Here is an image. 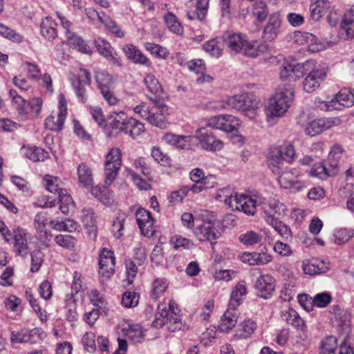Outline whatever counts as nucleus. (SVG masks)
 <instances>
[{
    "label": "nucleus",
    "mask_w": 354,
    "mask_h": 354,
    "mask_svg": "<svg viewBox=\"0 0 354 354\" xmlns=\"http://www.w3.org/2000/svg\"><path fill=\"white\" fill-rule=\"evenodd\" d=\"M67 110V100L65 95L60 93L58 96V112L52 113L46 118V128L55 131L61 130L68 113Z\"/></svg>",
    "instance_id": "4468645a"
},
{
    "label": "nucleus",
    "mask_w": 354,
    "mask_h": 354,
    "mask_svg": "<svg viewBox=\"0 0 354 354\" xmlns=\"http://www.w3.org/2000/svg\"><path fill=\"white\" fill-rule=\"evenodd\" d=\"M127 172L130 176L131 180L136 187L141 191H149L152 189L151 183L153 180H149V178L144 179L132 168H127Z\"/></svg>",
    "instance_id": "c03bdc74"
},
{
    "label": "nucleus",
    "mask_w": 354,
    "mask_h": 354,
    "mask_svg": "<svg viewBox=\"0 0 354 354\" xmlns=\"http://www.w3.org/2000/svg\"><path fill=\"white\" fill-rule=\"evenodd\" d=\"M257 328L258 325L254 319L246 318L238 324L233 335V338L236 340L250 338L255 333Z\"/></svg>",
    "instance_id": "bb28decb"
},
{
    "label": "nucleus",
    "mask_w": 354,
    "mask_h": 354,
    "mask_svg": "<svg viewBox=\"0 0 354 354\" xmlns=\"http://www.w3.org/2000/svg\"><path fill=\"white\" fill-rule=\"evenodd\" d=\"M74 49L86 55H91L92 49L90 46L80 37L76 35L68 41Z\"/></svg>",
    "instance_id": "bf43d9fd"
},
{
    "label": "nucleus",
    "mask_w": 354,
    "mask_h": 354,
    "mask_svg": "<svg viewBox=\"0 0 354 354\" xmlns=\"http://www.w3.org/2000/svg\"><path fill=\"white\" fill-rule=\"evenodd\" d=\"M145 131V124L131 117L128 124L127 133H129L132 138H136L141 136Z\"/></svg>",
    "instance_id": "680f3d73"
},
{
    "label": "nucleus",
    "mask_w": 354,
    "mask_h": 354,
    "mask_svg": "<svg viewBox=\"0 0 354 354\" xmlns=\"http://www.w3.org/2000/svg\"><path fill=\"white\" fill-rule=\"evenodd\" d=\"M243 100L244 101L241 108L242 111L248 112L257 109L259 100L254 95L245 93Z\"/></svg>",
    "instance_id": "338daca9"
},
{
    "label": "nucleus",
    "mask_w": 354,
    "mask_h": 354,
    "mask_svg": "<svg viewBox=\"0 0 354 354\" xmlns=\"http://www.w3.org/2000/svg\"><path fill=\"white\" fill-rule=\"evenodd\" d=\"M330 8L329 0H312L310 9L311 17L318 21L326 15Z\"/></svg>",
    "instance_id": "58836bf2"
},
{
    "label": "nucleus",
    "mask_w": 354,
    "mask_h": 354,
    "mask_svg": "<svg viewBox=\"0 0 354 354\" xmlns=\"http://www.w3.org/2000/svg\"><path fill=\"white\" fill-rule=\"evenodd\" d=\"M162 98L149 97L134 107L133 111L148 121L151 124L160 128H165L169 124L171 109Z\"/></svg>",
    "instance_id": "f257e3e1"
},
{
    "label": "nucleus",
    "mask_w": 354,
    "mask_h": 354,
    "mask_svg": "<svg viewBox=\"0 0 354 354\" xmlns=\"http://www.w3.org/2000/svg\"><path fill=\"white\" fill-rule=\"evenodd\" d=\"M35 227L38 239L42 242L50 241L53 237L49 222L42 214H37L35 219Z\"/></svg>",
    "instance_id": "c756f323"
},
{
    "label": "nucleus",
    "mask_w": 354,
    "mask_h": 354,
    "mask_svg": "<svg viewBox=\"0 0 354 354\" xmlns=\"http://www.w3.org/2000/svg\"><path fill=\"white\" fill-rule=\"evenodd\" d=\"M41 33L48 40H53L57 36V24L53 17H46L41 23Z\"/></svg>",
    "instance_id": "4c0bfd02"
},
{
    "label": "nucleus",
    "mask_w": 354,
    "mask_h": 354,
    "mask_svg": "<svg viewBox=\"0 0 354 354\" xmlns=\"http://www.w3.org/2000/svg\"><path fill=\"white\" fill-rule=\"evenodd\" d=\"M122 50L127 58L133 63L147 67L151 66L150 59L134 44H125Z\"/></svg>",
    "instance_id": "393cba45"
},
{
    "label": "nucleus",
    "mask_w": 354,
    "mask_h": 354,
    "mask_svg": "<svg viewBox=\"0 0 354 354\" xmlns=\"http://www.w3.org/2000/svg\"><path fill=\"white\" fill-rule=\"evenodd\" d=\"M41 183L46 191L57 195L67 189L60 178L48 174L42 176Z\"/></svg>",
    "instance_id": "7c9ffc66"
},
{
    "label": "nucleus",
    "mask_w": 354,
    "mask_h": 354,
    "mask_svg": "<svg viewBox=\"0 0 354 354\" xmlns=\"http://www.w3.org/2000/svg\"><path fill=\"white\" fill-rule=\"evenodd\" d=\"M145 83L148 91L157 98L162 96L164 98L168 99L169 97L165 93L164 89L159 82L158 80L152 73L147 74L145 78Z\"/></svg>",
    "instance_id": "e433bc0d"
},
{
    "label": "nucleus",
    "mask_w": 354,
    "mask_h": 354,
    "mask_svg": "<svg viewBox=\"0 0 354 354\" xmlns=\"http://www.w3.org/2000/svg\"><path fill=\"white\" fill-rule=\"evenodd\" d=\"M96 81L100 92L107 104L109 106L118 105L120 100L110 87L111 77L108 75L99 73L96 75Z\"/></svg>",
    "instance_id": "a211bd4d"
},
{
    "label": "nucleus",
    "mask_w": 354,
    "mask_h": 354,
    "mask_svg": "<svg viewBox=\"0 0 354 354\" xmlns=\"http://www.w3.org/2000/svg\"><path fill=\"white\" fill-rule=\"evenodd\" d=\"M94 44L97 51L107 61L114 65L121 66L120 57L107 41L99 37L95 40Z\"/></svg>",
    "instance_id": "a878e982"
},
{
    "label": "nucleus",
    "mask_w": 354,
    "mask_h": 354,
    "mask_svg": "<svg viewBox=\"0 0 354 354\" xmlns=\"http://www.w3.org/2000/svg\"><path fill=\"white\" fill-rule=\"evenodd\" d=\"M340 120L338 118H322L308 122L305 132L310 136H317L324 131L339 125Z\"/></svg>",
    "instance_id": "f3484780"
},
{
    "label": "nucleus",
    "mask_w": 354,
    "mask_h": 354,
    "mask_svg": "<svg viewBox=\"0 0 354 354\" xmlns=\"http://www.w3.org/2000/svg\"><path fill=\"white\" fill-rule=\"evenodd\" d=\"M151 156L160 165L165 167H171L172 166V160L169 156L164 153L160 147H153L151 149Z\"/></svg>",
    "instance_id": "13d9d810"
},
{
    "label": "nucleus",
    "mask_w": 354,
    "mask_h": 354,
    "mask_svg": "<svg viewBox=\"0 0 354 354\" xmlns=\"http://www.w3.org/2000/svg\"><path fill=\"white\" fill-rule=\"evenodd\" d=\"M302 269L306 274H320L326 272L329 270V265L323 260L313 259L304 262Z\"/></svg>",
    "instance_id": "473e14b6"
},
{
    "label": "nucleus",
    "mask_w": 354,
    "mask_h": 354,
    "mask_svg": "<svg viewBox=\"0 0 354 354\" xmlns=\"http://www.w3.org/2000/svg\"><path fill=\"white\" fill-rule=\"evenodd\" d=\"M296 157L295 147L291 143H284L279 146H272L269 149L268 160L270 165L278 166L286 162L292 163Z\"/></svg>",
    "instance_id": "9b49d317"
},
{
    "label": "nucleus",
    "mask_w": 354,
    "mask_h": 354,
    "mask_svg": "<svg viewBox=\"0 0 354 354\" xmlns=\"http://www.w3.org/2000/svg\"><path fill=\"white\" fill-rule=\"evenodd\" d=\"M162 18L165 26L171 32L178 35L183 34V26L176 15L171 12H167Z\"/></svg>",
    "instance_id": "ea45409f"
},
{
    "label": "nucleus",
    "mask_w": 354,
    "mask_h": 354,
    "mask_svg": "<svg viewBox=\"0 0 354 354\" xmlns=\"http://www.w3.org/2000/svg\"><path fill=\"white\" fill-rule=\"evenodd\" d=\"M215 308V299L214 298L205 299L200 309V317L204 321H209Z\"/></svg>",
    "instance_id": "6e6d98bb"
},
{
    "label": "nucleus",
    "mask_w": 354,
    "mask_h": 354,
    "mask_svg": "<svg viewBox=\"0 0 354 354\" xmlns=\"http://www.w3.org/2000/svg\"><path fill=\"white\" fill-rule=\"evenodd\" d=\"M56 16L59 19L62 27L65 30V36L67 41L73 38L77 33L75 31V27L72 21L59 11L56 12Z\"/></svg>",
    "instance_id": "603ef678"
},
{
    "label": "nucleus",
    "mask_w": 354,
    "mask_h": 354,
    "mask_svg": "<svg viewBox=\"0 0 354 354\" xmlns=\"http://www.w3.org/2000/svg\"><path fill=\"white\" fill-rule=\"evenodd\" d=\"M12 242L18 254L27 252L28 247L26 234L23 229L18 227L13 230Z\"/></svg>",
    "instance_id": "f704fd0d"
},
{
    "label": "nucleus",
    "mask_w": 354,
    "mask_h": 354,
    "mask_svg": "<svg viewBox=\"0 0 354 354\" xmlns=\"http://www.w3.org/2000/svg\"><path fill=\"white\" fill-rule=\"evenodd\" d=\"M77 176L80 185L83 187H91L94 183V176L92 168L86 162H82L78 165Z\"/></svg>",
    "instance_id": "c9c22d12"
},
{
    "label": "nucleus",
    "mask_w": 354,
    "mask_h": 354,
    "mask_svg": "<svg viewBox=\"0 0 354 354\" xmlns=\"http://www.w3.org/2000/svg\"><path fill=\"white\" fill-rule=\"evenodd\" d=\"M247 293V288L245 284L239 283L232 292L230 306L236 310V307L241 304V298Z\"/></svg>",
    "instance_id": "5fc2aeb1"
},
{
    "label": "nucleus",
    "mask_w": 354,
    "mask_h": 354,
    "mask_svg": "<svg viewBox=\"0 0 354 354\" xmlns=\"http://www.w3.org/2000/svg\"><path fill=\"white\" fill-rule=\"evenodd\" d=\"M122 163V152L118 147H111L104 158V184L110 186L117 178Z\"/></svg>",
    "instance_id": "6e6552de"
},
{
    "label": "nucleus",
    "mask_w": 354,
    "mask_h": 354,
    "mask_svg": "<svg viewBox=\"0 0 354 354\" xmlns=\"http://www.w3.org/2000/svg\"><path fill=\"white\" fill-rule=\"evenodd\" d=\"M136 218L142 236L147 238L156 236L158 230L155 218L151 213L144 207H139L136 212Z\"/></svg>",
    "instance_id": "ddd939ff"
},
{
    "label": "nucleus",
    "mask_w": 354,
    "mask_h": 354,
    "mask_svg": "<svg viewBox=\"0 0 354 354\" xmlns=\"http://www.w3.org/2000/svg\"><path fill=\"white\" fill-rule=\"evenodd\" d=\"M279 203L275 200L270 201L268 203H265L263 205V210L266 216V221L269 222L271 219H274L276 215L278 214L279 209Z\"/></svg>",
    "instance_id": "e2e57ef3"
},
{
    "label": "nucleus",
    "mask_w": 354,
    "mask_h": 354,
    "mask_svg": "<svg viewBox=\"0 0 354 354\" xmlns=\"http://www.w3.org/2000/svg\"><path fill=\"white\" fill-rule=\"evenodd\" d=\"M81 222L89 234L96 236L97 232V221L93 209L84 208L81 211Z\"/></svg>",
    "instance_id": "72a5a7b5"
},
{
    "label": "nucleus",
    "mask_w": 354,
    "mask_h": 354,
    "mask_svg": "<svg viewBox=\"0 0 354 354\" xmlns=\"http://www.w3.org/2000/svg\"><path fill=\"white\" fill-rule=\"evenodd\" d=\"M262 239V234L254 230H248L239 236V242L245 246H254L260 244Z\"/></svg>",
    "instance_id": "49530a36"
},
{
    "label": "nucleus",
    "mask_w": 354,
    "mask_h": 354,
    "mask_svg": "<svg viewBox=\"0 0 354 354\" xmlns=\"http://www.w3.org/2000/svg\"><path fill=\"white\" fill-rule=\"evenodd\" d=\"M26 156L32 162L44 161L48 156V153L37 147H28L25 149Z\"/></svg>",
    "instance_id": "8fccbe9b"
},
{
    "label": "nucleus",
    "mask_w": 354,
    "mask_h": 354,
    "mask_svg": "<svg viewBox=\"0 0 354 354\" xmlns=\"http://www.w3.org/2000/svg\"><path fill=\"white\" fill-rule=\"evenodd\" d=\"M196 138L201 147L207 151H218L224 147V142L212 131L205 127L196 131Z\"/></svg>",
    "instance_id": "f8f14e48"
},
{
    "label": "nucleus",
    "mask_w": 354,
    "mask_h": 354,
    "mask_svg": "<svg viewBox=\"0 0 354 354\" xmlns=\"http://www.w3.org/2000/svg\"><path fill=\"white\" fill-rule=\"evenodd\" d=\"M299 172L296 169L286 170L279 176V183L284 189L300 191L305 187V183L299 179Z\"/></svg>",
    "instance_id": "6ab92c4d"
},
{
    "label": "nucleus",
    "mask_w": 354,
    "mask_h": 354,
    "mask_svg": "<svg viewBox=\"0 0 354 354\" xmlns=\"http://www.w3.org/2000/svg\"><path fill=\"white\" fill-rule=\"evenodd\" d=\"M145 48L152 56L160 59H167L169 54L166 48L156 43L147 42Z\"/></svg>",
    "instance_id": "4d7b16f0"
},
{
    "label": "nucleus",
    "mask_w": 354,
    "mask_h": 354,
    "mask_svg": "<svg viewBox=\"0 0 354 354\" xmlns=\"http://www.w3.org/2000/svg\"><path fill=\"white\" fill-rule=\"evenodd\" d=\"M294 41L296 44L303 46L308 51L317 53L322 50V46L317 39L311 33L297 31L294 34Z\"/></svg>",
    "instance_id": "412c9836"
},
{
    "label": "nucleus",
    "mask_w": 354,
    "mask_h": 354,
    "mask_svg": "<svg viewBox=\"0 0 354 354\" xmlns=\"http://www.w3.org/2000/svg\"><path fill=\"white\" fill-rule=\"evenodd\" d=\"M225 203L233 211H239L254 216L257 212V201L252 196L234 193L225 199Z\"/></svg>",
    "instance_id": "9d476101"
},
{
    "label": "nucleus",
    "mask_w": 354,
    "mask_h": 354,
    "mask_svg": "<svg viewBox=\"0 0 354 354\" xmlns=\"http://www.w3.org/2000/svg\"><path fill=\"white\" fill-rule=\"evenodd\" d=\"M123 331L124 335L135 343L141 342L144 339L143 328L140 324H128L127 328H124Z\"/></svg>",
    "instance_id": "79ce46f5"
},
{
    "label": "nucleus",
    "mask_w": 354,
    "mask_h": 354,
    "mask_svg": "<svg viewBox=\"0 0 354 354\" xmlns=\"http://www.w3.org/2000/svg\"><path fill=\"white\" fill-rule=\"evenodd\" d=\"M140 295L135 291H125L122 296V305L125 308H134L138 306Z\"/></svg>",
    "instance_id": "052dcab7"
},
{
    "label": "nucleus",
    "mask_w": 354,
    "mask_h": 354,
    "mask_svg": "<svg viewBox=\"0 0 354 354\" xmlns=\"http://www.w3.org/2000/svg\"><path fill=\"white\" fill-rule=\"evenodd\" d=\"M337 348V339L334 336H328L322 340L319 354H335Z\"/></svg>",
    "instance_id": "09e8293b"
},
{
    "label": "nucleus",
    "mask_w": 354,
    "mask_h": 354,
    "mask_svg": "<svg viewBox=\"0 0 354 354\" xmlns=\"http://www.w3.org/2000/svg\"><path fill=\"white\" fill-rule=\"evenodd\" d=\"M180 312L174 300H169L168 306L161 302L158 305L152 326L156 328L166 326L169 330L174 332L181 327Z\"/></svg>",
    "instance_id": "7ed1b4c3"
},
{
    "label": "nucleus",
    "mask_w": 354,
    "mask_h": 354,
    "mask_svg": "<svg viewBox=\"0 0 354 354\" xmlns=\"http://www.w3.org/2000/svg\"><path fill=\"white\" fill-rule=\"evenodd\" d=\"M304 89L311 93L319 88L326 80L329 71L328 64L324 62L308 61L305 64Z\"/></svg>",
    "instance_id": "423d86ee"
},
{
    "label": "nucleus",
    "mask_w": 354,
    "mask_h": 354,
    "mask_svg": "<svg viewBox=\"0 0 354 354\" xmlns=\"http://www.w3.org/2000/svg\"><path fill=\"white\" fill-rule=\"evenodd\" d=\"M131 118L123 111H113L108 116V127L116 132L127 133Z\"/></svg>",
    "instance_id": "5701e85b"
},
{
    "label": "nucleus",
    "mask_w": 354,
    "mask_h": 354,
    "mask_svg": "<svg viewBox=\"0 0 354 354\" xmlns=\"http://www.w3.org/2000/svg\"><path fill=\"white\" fill-rule=\"evenodd\" d=\"M58 202L59 203V209L64 214H68L70 212L74 209L75 203L71 195L68 190L62 192L57 195Z\"/></svg>",
    "instance_id": "a18cd8bd"
},
{
    "label": "nucleus",
    "mask_w": 354,
    "mask_h": 354,
    "mask_svg": "<svg viewBox=\"0 0 354 354\" xmlns=\"http://www.w3.org/2000/svg\"><path fill=\"white\" fill-rule=\"evenodd\" d=\"M244 93H239L227 98V100H213L203 105V109L211 111H220L231 106L241 111L242 105L244 101Z\"/></svg>",
    "instance_id": "dca6fc26"
},
{
    "label": "nucleus",
    "mask_w": 354,
    "mask_h": 354,
    "mask_svg": "<svg viewBox=\"0 0 354 354\" xmlns=\"http://www.w3.org/2000/svg\"><path fill=\"white\" fill-rule=\"evenodd\" d=\"M169 243L171 248L176 251L188 250L194 245L192 240L178 234L171 236Z\"/></svg>",
    "instance_id": "a19ab883"
},
{
    "label": "nucleus",
    "mask_w": 354,
    "mask_h": 354,
    "mask_svg": "<svg viewBox=\"0 0 354 354\" xmlns=\"http://www.w3.org/2000/svg\"><path fill=\"white\" fill-rule=\"evenodd\" d=\"M239 315L236 313V310L229 306L228 308L221 317L218 324V328L223 333L231 332L237 324Z\"/></svg>",
    "instance_id": "cd10ccee"
},
{
    "label": "nucleus",
    "mask_w": 354,
    "mask_h": 354,
    "mask_svg": "<svg viewBox=\"0 0 354 354\" xmlns=\"http://www.w3.org/2000/svg\"><path fill=\"white\" fill-rule=\"evenodd\" d=\"M187 17L191 20H203L207 15L209 0H190L187 3Z\"/></svg>",
    "instance_id": "b1692460"
},
{
    "label": "nucleus",
    "mask_w": 354,
    "mask_h": 354,
    "mask_svg": "<svg viewBox=\"0 0 354 354\" xmlns=\"http://www.w3.org/2000/svg\"><path fill=\"white\" fill-rule=\"evenodd\" d=\"M9 96L11 98L12 104L16 107L20 115L30 119L39 118L44 105L42 97H33L29 100H26L13 88L9 91Z\"/></svg>",
    "instance_id": "0eeeda50"
},
{
    "label": "nucleus",
    "mask_w": 354,
    "mask_h": 354,
    "mask_svg": "<svg viewBox=\"0 0 354 354\" xmlns=\"http://www.w3.org/2000/svg\"><path fill=\"white\" fill-rule=\"evenodd\" d=\"M241 126L240 118L230 115L223 114V131L225 133H236Z\"/></svg>",
    "instance_id": "37998d69"
},
{
    "label": "nucleus",
    "mask_w": 354,
    "mask_h": 354,
    "mask_svg": "<svg viewBox=\"0 0 354 354\" xmlns=\"http://www.w3.org/2000/svg\"><path fill=\"white\" fill-rule=\"evenodd\" d=\"M276 281L269 274L259 276L256 281L255 288L259 297L263 299L270 298L275 290Z\"/></svg>",
    "instance_id": "4be33fe9"
},
{
    "label": "nucleus",
    "mask_w": 354,
    "mask_h": 354,
    "mask_svg": "<svg viewBox=\"0 0 354 354\" xmlns=\"http://www.w3.org/2000/svg\"><path fill=\"white\" fill-rule=\"evenodd\" d=\"M225 42L228 48L235 53H243L245 55L255 57L263 53L266 46L261 42L254 40L249 41L241 33H229Z\"/></svg>",
    "instance_id": "39448f33"
},
{
    "label": "nucleus",
    "mask_w": 354,
    "mask_h": 354,
    "mask_svg": "<svg viewBox=\"0 0 354 354\" xmlns=\"http://www.w3.org/2000/svg\"><path fill=\"white\" fill-rule=\"evenodd\" d=\"M169 283L165 279L158 278L151 284V295L153 299H158L168 289Z\"/></svg>",
    "instance_id": "3c124183"
},
{
    "label": "nucleus",
    "mask_w": 354,
    "mask_h": 354,
    "mask_svg": "<svg viewBox=\"0 0 354 354\" xmlns=\"http://www.w3.org/2000/svg\"><path fill=\"white\" fill-rule=\"evenodd\" d=\"M353 105H354V90L344 87L341 88L328 102V106L333 109H341Z\"/></svg>",
    "instance_id": "aec40b11"
},
{
    "label": "nucleus",
    "mask_w": 354,
    "mask_h": 354,
    "mask_svg": "<svg viewBox=\"0 0 354 354\" xmlns=\"http://www.w3.org/2000/svg\"><path fill=\"white\" fill-rule=\"evenodd\" d=\"M70 81L77 97L82 102H85L91 82V73L86 68H75L71 73Z\"/></svg>",
    "instance_id": "1a4fd4ad"
},
{
    "label": "nucleus",
    "mask_w": 354,
    "mask_h": 354,
    "mask_svg": "<svg viewBox=\"0 0 354 354\" xmlns=\"http://www.w3.org/2000/svg\"><path fill=\"white\" fill-rule=\"evenodd\" d=\"M115 271V257L113 250L104 248L99 254V274L106 279Z\"/></svg>",
    "instance_id": "2eb2a0df"
},
{
    "label": "nucleus",
    "mask_w": 354,
    "mask_h": 354,
    "mask_svg": "<svg viewBox=\"0 0 354 354\" xmlns=\"http://www.w3.org/2000/svg\"><path fill=\"white\" fill-rule=\"evenodd\" d=\"M201 224L198 225L194 234L201 242L207 241L212 249L214 250L217 240L222 236V230L219 226L216 215L210 211L203 210L198 216Z\"/></svg>",
    "instance_id": "f03ea898"
},
{
    "label": "nucleus",
    "mask_w": 354,
    "mask_h": 354,
    "mask_svg": "<svg viewBox=\"0 0 354 354\" xmlns=\"http://www.w3.org/2000/svg\"><path fill=\"white\" fill-rule=\"evenodd\" d=\"M218 182L216 176L213 174H207L201 176L200 178H197V181L194 182L191 186L190 190L195 194L206 191L217 186Z\"/></svg>",
    "instance_id": "2f4dec72"
},
{
    "label": "nucleus",
    "mask_w": 354,
    "mask_h": 354,
    "mask_svg": "<svg viewBox=\"0 0 354 354\" xmlns=\"http://www.w3.org/2000/svg\"><path fill=\"white\" fill-rule=\"evenodd\" d=\"M24 73L31 80H39L41 71L39 66L31 62H26L24 64Z\"/></svg>",
    "instance_id": "69168bd1"
},
{
    "label": "nucleus",
    "mask_w": 354,
    "mask_h": 354,
    "mask_svg": "<svg viewBox=\"0 0 354 354\" xmlns=\"http://www.w3.org/2000/svg\"><path fill=\"white\" fill-rule=\"evenodd\" d=\"M281 24V19L277 13H273L269 17L263 34L265 41H273L277 36Z\"/></svg>",
    "instance_id": "c85d7f7f"
},
{
    "label": "nucleus",
    "mask_w": 354,
    "mask_h": 354,
    "mask_svg": "<svg viewBox=\"0 0 354 354\" xmlns=\"http://www.w3.org/2000/svg\"><path fill=\"white\" fill-rule=\"evenodd\" d=\"M132 166L136 173L137 171L141 173L144 176L149 178V180H153L151 175V168L149 162L143 157H139L135 159L133 162Z\"/></svg>",
    "instance_id": "de8ad7c7"
},
{
    "label": "nucleus",
    "mask_w": 354,
    "mask_h": 354,
    "mask_svg": "<svg viewBox=\"0 0 354 354\" xmlns=\"http://www.w3.org/2000/svg\"><path fill=\"white\" fill-rule=\"evenodd\" d=\"M295 97V91L290 84L280 85L268 102L266 112L270 117H281L290 107Z\"/></svg>",
    "instance_id": "20e7f679"
},
{
    "label": "nucleus",
    "mask_w": 354,
    "mask_h": 354,
    "mask_svg": "<svg viewBox=\"0 0 354 354\" xmlns=\"http://www.w3.org/2000/svg\"><path fill=\"white\" fill-rule=\"evenodd\" d=\"M54 240L59 246L69 250H74L77 243L76 239L69 234H59L55 236Z\"/></svg>",
    "instance_id": "864d4df0"
},
{
    "label": "nucleus",
    "mask_w": 354,
    "mask_h": 354,
    "mask_svg": "<svg viewBox=\"0 0 354 354\" xmlns=\"http://www.w3.org/2000/svg\"><path fill=\"white\" fill-rule=\"evenodd\" d=\"M89 113L93 119L98 124L99 126L106 128L108 127V118L106 119L102 108L98 106H91Z\"/></svg>",
    "instance_id": "0e129e2a"
},
{
    "label": "nucleus",
    "mask_w": 354,
    "mask_h": 354,
    "mask_svg": "<svg viewBox=\"0 0 354 354\" xmlns=\"http://www.w3.org/2000/svg\"><path fill=\"white\" fill-rule=\"evenodd\" d=\"M34 204L39 208H52L56 205V200L49 195L41 194L36 198Z\"/></svg>",
    "instance_id": "774afa93"
}]
</instances>
